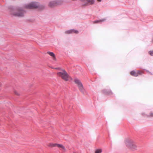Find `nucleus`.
Listing matches in <instances>:
<instances>
[{"label":"nucleus","mask_w":153,"mask_h":153,"mask_svg":"<svg viewBox=\"0 0 153 153\" xmlns=\"http://www.w3.org/2000/svg\"><path fill=\"white\" fill-rule=\"evenodd\" d=\"M72 33H74L76 34H78L79 33V31L76 30L72 29Z\"/></svg>","instance_id":"17"},{"label":"nucleus","mask_w":153,"mask_h":153,"mask_svg":"<svg viewBox=\"0 0 153 153\" xmlns=\"http://www.w3.org/2000/svg\"><path fill=\"white\" fill-rule=\"evenodd\" d=\"M149 73L150 74H151V75H153V74H152V73L151 72H150V71H149Z\"/></svg>","instance_id":"23"},{"label":"nucleus","mask_w":153,"mask_h":153,"mask_svg":"<svg viewBox=\"0 0 153 153\" xmlns=\"http://www.w3.org/2000/svg\"><path fill=\"white\" fill-rule=\"evenodd\" d=\"M103 93L105 94H108V95H111L112 94V92L110 90L104 89L102 91Z\"/></svg>","instance_id":"7"},{"label":"nucleus","mask_w":153,"mask_h":153,"mask_svg":"<svg viewBox=\"0 0 153 153\" xmlns=\"http://www.w3.org/2000/svg\"><path fill=\"white\" fill-rule=\"evenodd\" d=\"M58 144L55 143V144H53L52 143H50L49 144L48 146H49L53 147H55V146H58Z\"/></svg>","instance_id":"12"},{"label":"nucleus","mask_w":153,"mask_h":153,"mask_svg":"<svg viewBox=\"0 0 153 153\" xmlns=\"http://www.w3.org/2000/svg\"><path fill=\"white\" fill-rule=\"evenodd\" d=\"M143 73L140 71L138 70L137 71V74L138 75V76L139 75H141Z\"/></svg>","instance_id":"15"},{"label":"nucleus","mask_w":153,"mask_h":153,"mask_svg":"<svg viewBox=\"0 0 153 153\" xmlns=\"http://www.w3.org/2000/svg\"><path fill=\"white\" fill-rule=\"evenodd\" d=\"M57 147H59V148H61L63 150H65V147H64V146L63 145H62L58 144V146Z\"/></svg>","instance_id":"16"},{"label":"nucleus","mask_w":153,"mask_h":153,"mask_svg":"<svg viewBox=\"0 0 153 153\" xmlns=\"http://www.w3.org/2000/svg\"><path fill=\"white\" fill-rule=\"evenodd\" d=\"M57 74L66 81H68L69 79L70 78L67 72L64 70H62V71L58 73Z\"/></svg>","instance_id":"4"},{"label":"nucleus","mask_w":153,"mask_h":153,"mask_svg":"<svg viewBox=\"0 0 153 153\" xmlns=\"http://www.w3.org/2000/svg\"><path fill=\"white\" fill-rule=\"evenodd\" d=\"M102 152L101 149H97L95 152V153H101Z\"/></svg>","instance_id":"14"},{"label":"nucleus","mask_w":153,"mask_h":153,"mask_svg":"<svg viewBox=\"0 0 153 153\" xmlns=\"http://www.w3.org/2000/svg\"><path fill=\"white\" fill-rule=\"evenodd\" d=\"M47 53H48L50 56H52L54 60L56 59L55 55L53 52L50 51H48L47 52Z\"/></svg>","instance_id":"10"},{"label":"nucleus","mask_w":153,"mask_h":153,"mask_svg":"<svg viewBox=\"0 0 153 153\" xmlns=\"http://www.w3.org/2000/svg\"><path fill=\"white\" fill-rule=\"evenodd\" d=\"M130 74L132 76L137 77L138 75L137 74V72H135L134 71H132L130 72Z\"/></svg>","instance_id":"11"},{"label":"nucleus","mask_w":153,"mask_h":153,"mask_svg":"<svg viewBox=\"0 0 153 153\" xmlns=\"http://www.w3.org/2000/svg\"><path fill=\"white\" fill-rule=\"evenodd\" d=\"M142 115L143 116H145V114L144 113H142Z\"/></svg>","instance_id":"21"},{"label":"nucleus","mask_w":153,"mask_h":153,"mask_svg":"<svg viewBox=\"0 0 153 153\" xmlns=\"http://www.w3.org/2000/svg\"><path fill=\"white\" fill-rule=\"evenodd\" d=\"M57 4V2L56 1H50L48 4V6L50 7H53Z\"/></svg>","instance_id":"6"},{"label":"nucleus","mask_w":153,"mask_h":153,"mask_svg":"<svg viewBox=\"0 0 153 153\" xmlns=\"http://www.w3.org/2000/svg\"><path fill=\"white\" fill-rule=\"evenodd\" d=\"M81 1L83 2H84L85 1H86L88 3L91 5L94 4L95 2L94 0H81Z\"/></svg>","instance_id":"8"},{"label":"nucleus","mask_w":153,"mask_h":153,"mask_svg":"<svg viewBox=\"0 0 153 153\" xmlns=\"http://www.w3.org/2000/svg\"><path fill=\"white\" fill-rule=\"evenodd\" d=\"M72 29H71L66 30L65 31V34H70L72 33Z\"/></svg>","instance_id":"13"},{"label":"nucleus","mask_w":153,"mask_h":153,"mask_svg":"<svg viewBox=\"0 0 153 153\" xmlns=\"http://www.w3.org/2000/svg\"><path fill=\"white\" fill-rule=\"evenodd\" d=\"M145 71H146L148 73H149V71L148 70H146V69H144Z\"/></svg>","instance_id":"20"},{"label":"nucleus","mask_w":153,"mask_h":153,"mask_svg":"<svg viewBox=\"0 0 153 153\" xmlns=\"http://www.w3.org/2000/svg\"><path fill=\"white\" fill-rule=\"evenodd\" d=\"M99 2H101L102 0H97Z\"/></svg>","instance_id":"24"},{"label":"nucleus","mask_w":153,"mask_h":153,"mask_svg":"<svg viewBox=\"0 0 153 153\" xmlns=\"http://www.w3.org/2000/svg\"><path fill=\"white\" fill-rule=\"evenodd\" d=\"M74 81L77 85L80 91L83 94H84L85 92V90L80 80L77 78H75Z\"/></svg>","instance_id":"5"},{"label":"nucleus","mask_w":153,"mask_h":153,"mask_svg":"<svg viewBox=\"0 0 153 153\" xmlns=\"http://www.w3.org/2000/svg\"><path fill=\"white\" fill-rule=\"evenodd\" d=\"M149 116L151 117H153V113L150 112L149 114Z\"/></svg>","instance_id":"19"},{"label":"nucleus","mask_w":153,"mask_h":153,"mask_svg":"<svg viewBox=\"0 0 153 153\" xmlns=\"http://www.w3.org/2000/svg\"><path fill=\"white\" fill-rule=\"evenodd\" d=\"M15 94H16V95H19V94L16 92H15Z\"/></svg>","instance_id":"22"},{"label":"nucleus","mask_w":153,"mask_h":153,"mask_svg":"<svg viewBox=\"0 0 153 153\" xmlns=\"http://www.w3.org/2000/svg\"><path fill=\"white\" fill-rule=\"evenodd\" d=\"M25 11L21 7H18L13 9L11 12V14L13 16L22 17L24 15Z\"/></svg>","instance_id":"3"},{"label":"nucleus","mask_w":153,"mask_h":153,"mask_svg":"<svg viewBox=\"0 0 153 153\" xmlns=\"http://www.w3.org/2000/svg\"><path fill=\"white\" fill-rule=\"evenodd\" d=\"M25 7L27 9L39 8L42 9L45 7V5H41L39 2H32L28 4H26Z\"/></svg>","instance_id":"1"},{"label":"nucleus","mask_w":153,"mask_h":153,"mask_svg":"<svg viewBox=\"0 0 153 153\" xmlns=\"http://www.w3.org/2000/svg\"><path fill=\"white\" fill-rule=\"evenodd\" d=\"M106 20L105 19H100V20H96L94 22L95 23H101L102 22H104Z\"/></svg>","instance_id":"9"},{"label":"nucleus","mask_w":153,"mask_h":153,"mask_svg":"<svg viewBox=\"0 0 153 153\" xmlns=\"http://www.w3.org/2000/svg\"><path fill=\"white\" fill-rule=\"evenodd\" d=\"M125 143L126 146L129 149L134 150L137 149V146L131 139L126 138L125 140Z\"/></svg>","instance_id":"2"},{"label":"nucleus","mask_w":153,"mask_h":153,"mask_svg":"<svg viewBox=\"0 0 153 153\" xmlns=\"http://www.w3.org/2000/svg\"><path fill=\"white\" fill-rule=\"evenodd\" d=\"M148 53L151 56H153V50L149 51Z\"/></svg>","instance_id":"18"}]
</instances>
